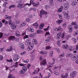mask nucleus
Segmentation results:
<instances>
[{
    "label": "nucleus",
    "mask_w": 78,
    "mask_h": 78,
    "mask_svg": "<svg viewBox=\"0 0 78 78\" xmlns=\"http://www.w3.org/2000/svg\"><path fill=\"white\" fill-rule=\"evenodd\" d=\"M25 72L22 69L21 70V71H20V74H24V73H25Z\"/></svg>",
    "instance_id": "nucleus-34"
},
{
    "label": "nucleus",
    "mask_w": 78,
    "mask_h": 78,
    "mask_svg": "<svg viewBox=\"0 0 78 78\" xmlns=\"http://www.w3.org/2000/svg\"><path fill=\"white\" fill-rule=\"evenodd\" d=\"M9 34H4V36H9Z\"/></svg>",
    "instance_id": "nucleus-64"
},
{
    "label": "nucleus",
    "mask_w": 78,
    "mask_h": 78,
    "mask_svg": "<svg viewBox=\"0 0 78 78\" xmlns=\"http://www.w3.org/2000/svg\"><path fill=\"white\" fill-rule=\"evenodd\" d=\"M50 28V26H48V27L47 28L44 29V30L45 31H48V30L49 29V28Z\"/></svg>",
    "instance_id": "nucleus-50"
},
{
    "label": "nucleus",
    "mask_w": 78,
    "mask_h": 78,
    "mask_svg": "<svg viewBox=\"0 0 78 78\" xmlns=\"http://www.w3.org/2000/svg\"><path fill=\"white\" fill-rule=\"evenodd\" d=\"M56 22L57 23H58V24H61L62 22V20H59L57 21H56Z\"/></svg>",
    "instance_id": "nucleus-18"
},
{
    "label": "nucleus",
    "mask_w": 78,
    "mask_h": 78,
    "mask_svg": "<svg viewBox=\"0 0 78 78\" xmlns=\"http://www.w3.org/2000/svg\"><path fill=\"white\" fill-rule=\"evenodd\" d=\"M31 40L30 39H27L25 41V45L28 46L30 43Z\"/></svg>",
    "instance_id": "nucleus-5"
},
{
    "label": "nucleus",
    "mask_w": 78,
    "mask_h": 78,
    "mask_svg": "<svg viewBox=\"0 0 78 78\" xmlns=\"http://www.w3.org/2000/svg\"><path fill=\"white\" fill-rule=\"evenodd\" d=\"M57 44H58V45L59 46L60 45H61V43L60 42V41H58L57 42Z\"/></svg>",
    "instance_id": "nucleus-61"
},
{
    "label": "nucleus",
    "mask_w": 78,
    "mask_h": 78,
    "mask_svg": "<svg viewBox=\"0 0 78 78\" xmlns=\"http://www.w3.org/2000/svg\"><path fill=\"white\" fill-rule=\"evenodd\" d=\"M42 32V31L41 30H37V34H40V33H41Z\"/></svg>",
    "instance_id": "nucleus-38"
},
{
    "label": "nucleus",
    "mask_w": 78,
    "mask_h": 78,
    "mask_svg": "<svg viewBox=\"0 0 78 78\" xmlns=\"http://www.w3.org/2000/svg\"><path fill=\"white\" fill-rule=\"evenodd\" d=\"M50 2V3L51 5L53 6L54 5V3L53 2L54 0H49Z\"/></svg>",
    "instance_id": "nucleus-36"
},
{
    "label": "nucleus",
    "mask_w": 78,
    "mask_h": 78,
    "mask_svg": "<svg viewBox=\"0 0 78 78\" xmlns=\"http://www.w3.org/2000/svg\"><path fill=\"white\" fill-rule=\"evenodd\" d=\"M39 70H40V69H39V68H37L36 70H35L34 71V74H36L37 73Z\"/></svg>",
    "instance_id": "nucleus-19"
},
{
    "label": "nucleus",
    "mask_w": 78,
    "mask_h": 78,
    "mask_svg": "<svg viewBox=\"0 0 78 78\" xmlns=\"http://www.w3.org/2000/svg\"><path fill=\"white\" fill-rule=\"evenodd\" d=\"M58 17L60 19H61L62 18V15L61 14H58Z\"/></svg>",
    "instance_id": "nucleus-47"
},
{
    "label": "nucleus",
    "mask_w": 78,
    "mask_h": 78,
    "mask_svg": "<svg viewBox=\"0 0 78 78\" xmlns=\"http://www.w3.org/2000/svg\"><path fill=\"white\" fill-rule=\"evenodd\" d=\"M72 56V54L70 53H68L66 55V57H71Z\"/></svg>",
    "instance_id": "nucleus-28"
},
{
    "label": "nucleus",
    "mask_w": 78,
    "mask_h": 78,
    "mask_svg": "<svg viewBox=\"0 0 78 78\" xmlns=\"http://www.w3.org/2000/svg\"><path fill=\"white\" fill-rule=\"evenodd\" d=\"M32 4L35 7H37V6H38V3L36 4L34 3V1H33V0H32Z\"/></svg>",
    "instance_id": "nucleus-27"
},
{
    "label": "nucleus",
    "mask_w": 78,
    "mask_h": 78,
    "mask_svg": "<svg viewBox=\"0 0 78 78\" xmlns=\"http://www.w3.org/2000/svg\"><path fill=\"white\" fill-rule=\"evenodd\" d=\"M6 61H7V62H12V59H11L10 60H9L7 59L6 60Z\"/></svg>",
    "instance_id": "nucleus-45"
},
{
    "label": "nucleus",
    "mask_w": 78,
    "mask_h": 78,
    "mask_svg": "<svg viewBox=\"0 0 78 78\" xmlns=\"http://www.w3.org/2000/svg\"><path fill=\"white\" fill-rule=\"evenodd\" d=\"M50 37H48V38L45 40V42L46 44L48 43L50 41Z\"/></svg>",
    "instance_id": "nucleus-29"
},
{
    "label": "nucleus",
    "mask_w": 78,
    "mask_h": 78,
    "mask_svg": "<svg viewBox=\"0 0 78 78\" xmlns=\"http://www.w3.org/2000/svg\"><path fill=\"white\" fill-rule=\"evenodd\" d=\"M49 8V5H46L45 6V9H47Z\"/></svg>",
    "instance_id": "nucleus-56"
},
{
    "label": "nucleus",
    "mask_w": 78,
    "mask_h": 78,
    "mask_svg": "<svg viewBox=\"0 0 78 78\" xmlns=\"http://www.w3.org/2000/svg\"><path fill=\"white\" fill-rule=\"evenodd\" d=\"M74 28H75V29H76V30L78 29V26L77 25H75V26L74 27Z\"/></svg>",
    "instance_id": "nucleus-58"
},
{
    "label": "nucleus",
    "mask_w": 78,
    "mask_h": 78,
    "mask_svg": "<svg viewBox=\"0 0 78 78\" xmlns=\"http://www.w3.org/2000/svg\"><path fill=\"white\" fill-rule=\"evenodd\" d=\"M12 50V46L10 47V48L9 49H7L6 50V51L8 52H10V51H11Z\"/></svg>",
    "instance_id": "nucleus-23"
},
{
    "label": "nucleus",
    "mask_w": 78,
    "mask_h": 78,
    "mask_svg": "<svg viewBox=\"0 0 78 78\" xmlns=\"http://www.w3.org/2000/svg\"><path fill=\"white\" fill-rule=\"evenodd\" d=\"M63 6H61V7L59 8L58 10V12H61L62 11V9H63Z\"/></svg>",
    "instance_id": "nucleus-16"
},
{
    "label": "nucleus",
    "mask_w": 78,
    "mask_h": 78,
    "mask_svg": "<svg viewBox=\"0 0 78 78\" xmlns=\"http://www.w3.org/2000/svg\"><path fill=\"white\" fill-rule=\"evenodd\" d=\"M76 24V22H73L71 23L72 25H75Z\"/></svg>",
    "instance_id": "nucleus-53"
},
{
    "label": "nucleus",
    "mask_w": 78,
    "mask_h": 78,
    "mask_svg": "<svg viewBox=\"0 0 78 78\" xmlns=\"http://www.w3.org/2000/svg\"><path fill=\"white\" fill-rule=\"evenodd\" d=\"M50 35V33L49 32H46L45 34V36H48V35Z\"/></svg>",
    "instance_id": "nucleus-55"
},
{
    "label": "nucleus",
    "mask_w": 78,
    "mask_h": 78,
    "mask_svg": "<svg viewBox=\"0 0 78 78\" xmlns=\"http://www.w3.org/2000/svg\"><path fill=\"white\" fill-rule=\"evenodd\" d=\"M11 26L12 27V30H13L14 29H16L17 27L16 25H15V24L14 23H13L12 24H11Z\"/></svg>",
    "instance_id": "nucleus-13"
},
{
    "label": "nucleus",
    "mask_w": 78,
    "mask_h": 78,
    "mask_svg": "<svg viewBox=\"0 0 78 78\" xmlns=\"http://www.w3.org/2000/svg\"><path fill=\"white\" fill-rule=\"evenodd\" d=\"M5 18L7 20H10L12 18V17L9 16L7 15H6L5 16Z\"/></svg>",
    "instance_id": "nucleus-15"
},
{
    "label": "nucleus",
    "mask_w": 78,
    "mask_h": 78,
    "mask_svg": "<svg viewBox=\"0 0 78 78\" xmlns=\"http://www.w3.org/2000/svg\"><path fill=\"white\" fill-rule=\"evenodd\" d=\"M30 3L29 4L28 3H26L24 5L27 6V5H28L29 6H30V5H31V0L30 1Z\"/></svg>",
    "instance_id": "nucleus-37"
},
{
    "label": "nucleus",
    "mask_w": 78,
    "mask_h": 78,
    "mask_svg": "<svg viewBox=\"0 0 78 78\" xmlns=\"http://www.w3.org/2000/svg\"><path fill=\"white\" fill-rule=\"evenodd\" d=\"M64 56V54H62L61 55H60L59 56V58H62V57H63Z\"/></svg>",
    "instance_id": "nucleus-52"
},
{
    "label": "nucleus",
    "mask_w": 78,
    "mask_h": 78,
    "mask_svg": "<svg viewBox=\"0 0 78 78\" xmlns=\"http://www.w3.org/2000/svg\"><path fill=\"white\" fill-rule=\"evenodd\" d=\"M40 53H41V54H42L43 55H46V54H47V51H40Z\"/></svg>",
    "instance_id": "nucleus-30"
},
{
    "label": "nucleus",
    "mask_w": 78,
    "mask_h": 78,
    "mask_svg": "<svg viewBox=\"0 0 78 78\" xmlns=\"http://www.w3.org/2000/svg\"><path fill=\"white\" fill-rule=\"evenodd\" d=\"M32 42L34 44H37L38 43V42H37V40H36V39L35 38L33 39L32 40Z\"/></svg>",
    "instance_id": "nucleus-11"
},
{
    "label": "nucleus",
    "mask_w": 78,
    "mask_h": 78,
    "mask_svg": "<svg viewBox=\"0 0 78 78\" xmlns=\"http://www.w3.org/2000/svg\"><path fill=\"white\" fill-rule=\"evenodd\" d=\"M33 26L37 28V27H38V24H37V23L36 22L35 23H34Z\"/></svg>",
    "instance_id": "nucleus-32"
},
{
    "label": "nucleus",
    "mask_w": 78,
    "mask_h": 78,
    "mask_svg": "<svg viewBox=\"0 0 78 78\" xmlns=\"http://www.w3.org/2000/svg\"><path fill=\"white\" fill-rule=\"evenodd\" d=\"M50 48H51L50 46H48L46 47V50H48V49H50Z\"/></svg>",
    "instance_id": "nucleus-43"
},
{
    "label": "nucleus",
    "mask_w": 78,
    "mask_h": 78,
    "mask_svg": "<svg viewBox=\"0 0 78 78\" xmlns=\"http://www.w3.org/2000/svg\"><path fill=\"white\" fill-rule=\"evenodd\" d=\"M28 38V36L27 35H26L23 37L24 39H27V38Z\"/></svg>",
    "instance_id": "nucleus-51"
},
{
    "label": "nucleus",
    "mask_w": 78,
    "mask_h": 78,
    "mask_svg": "<svg viewBox=\"0 0 78 78\" xmlns=\"http://www.w3.org/2000/svg\"><path fill=\"white\" fill-rule=\"evenodd\" d=\"M77 5V2L76 1H74L73 2H72V6H75L76 5Z\"/></svg>",
    "instance_id": "nucleus-25"
},
{
    "label": "nucleus",
    "mask_w": 78,
    "mask_h": 78,
    "mask_svg": "<svg viewBox=\"0 0 78 78\" xmlns=\"http://www.w3.org/2000/svg\"><path fill=\"white\" fill-rule=\"evenodd\" d=\"M17 7L18 8H23V4H19L17 5Z\"/></svg>",
    "instance_id": "nucleus-20"
},
{
    "label": "nucleus",
    "mask_w": 78,
    "mask_h": 78,
    "mask_svg": "<svg viewBox=\"0 0 78 78\" xmlns=\"http://www.w3.org/2000/svg\"><path fill=\"white\" fill-rule=\"evenodd\" d=\"M23 62H24V63H26V64H28V62H29V59H27V60H24Z\"/></svg>",
    "instance_id": "nucleus-40"
},
{
    "label": "nucleus",
    "mask_w": 78,
    "mask_h": 78,
    "mask_svg": "<svg viewBox=\"0 0 78 78\" xmlns=\"http://www.w3.org/2000/svg\"><path fill=\"white\" fill-rule=\"evenodd\" d=\"M47 65V61L46 59H44L41 62V66H45Z\"/></svg>",
    "instance_id": "nucleus-4"
},
{
    "label": "nucleus",
    "mask_w": 78,
    "mask_h": 78,
    "mask_svg": "<svg viewBox=\"0 0 78 78\" xmlns=\"http://www.w3.org/2000/svg\"><path fill=\"white\" fill-rule=\"evenodd\" d=\"M43 14H44V15H47V12H45L44 10H41L40 11V13L39 15V16H41V18L42 17V15H43Z\"/></svg>",
    "instance_id": "nucleus-2"
},
{
    "label": "nucleus",
    "mask_w": 78,
    "mask_h": 78,
    "mask_svg": "<svg viewBox=\"0 0 78 78\" xmlns=\"http://www.w3.org/2000/svg\"><path fill=\"white\" fill-rule=\"evenodd\" d=\"M8 78H16V77L10 74L8 77Z\"/></svg>",
    "instance_id": "nucleus-31"
},
{
    "label": "nucleus",
    "mask_w": 78,
    "mask_h": 78,
    "mask_svg": "<svg viewBox=\"0 0 78 78\" xmlns=\"http://www.w3.org/2000/svg\"><path fill=\"white\" fill-rule=\"evenodd\" d=\"M19 58H20V57L19 55L17 54L14 55L13 57V61L14 62H16L17 61L19 60Z\"/></svg>",
    "instance_id": "nucleus-1"
},
{
    "label": "nucleus",
    "mask_w": 78,
    "mask_h": 78,
    "mask_svg": "<svg viewBox=\"0 0 78 78\" xmlns=\"http://www.w3.org/2000/svg\"><path fill=\"white\" fill-rule=\"evenodd\" d=\"M78 34V31L77 30L75 31V32L74 33V36H76V35H77Z\"/></svg>",
    "instance_id": "nucleus-42"
},
{
    "label": "nucleus",
    "mask_w": 78,
    "mask_h": 78,
    "mask_svg": "<svg viewBox=\"0 0 78 78\" xmlns=\"http://www.w3.org/2000/svg\"><path fill=\"white\" fill-rule=\"evenodd\" d=\"M61 76V78H67V76H68V74L66 73L65 75H64V74H62Z\"/></svg>",
    "instance_id": "nucleus-9"
},
{
    "label": "nucleus",
    "mask_w": 78,
    "mask_h": 78,
    "mask_svg": "<svg viewBox=\"0 0 78 78\" xmlns=\"http://www.w3.org/2000/svg\"><path fill=\"white\" fill-rule=\"evenodd\" d=\"M20 39V38H15V41L16 42H19V41Z\"/></svg>",
    "instance_id": "nucleus-46"
},
{
    "label": "nucleus",
    "mask_w": 78,
    "mask_h": 78,
    "mask_svg": "<svg viewBox=\"0 0 78 78\" xmlns=\"http://www.w3.org/2000/svg\"><path fill=\"white\" fill-rule=\"evenodd\" d=\"M48 63L49 66L50 67H52V66H53L54 64H55V62H53L52 63H51L50 62H49Z\"/></svg>",
    "instance_id": "nucleus-24"
},
{
    "label": "nucleus",
    "mask_w": 78,
    "mask_h": 78,
    "mask_svg": "<svg viewBox=\"0 0 78 78\" xmlns=\"http://www.w3.org/2000/svg\"><path fill=\"white\" fill-rule=\"evenodd\" d=\"M65 34L64 33H63V34H62V36H61V37L62 39H64Z\"/></svg>",
    "instance_id": "nucleus-48"
},
{
    "label": "nucleus",
    "mask_w": 78,
    "mask_h": 78,
    "mask_svg": "<svg viewBox=\"0 0 78 78\" xmlns=\"http://www.w3.org/2000/svg\"><path fill=\"white\" fill-rule=\"evenodd\" d=\"M16 38V37L14 36H11L9 38V41H12L14 40Z\"/></svg>",
    "instance_id": "nucleus-12"
},
{
    "label": "nucleus",
    "mask_w": 78,
    "mask_h": 78,
    "mask_svg": "<svg viewBox=\"0 0 78 78\" xmlns=\"http://www.w3.org/2000/svg\"><path fill=\"white\" fill-rule=\"evenodd\" d=\"M25 25H26V23L23 22L20 25V27L21 28V27H24Z\"/></svg>",
    "instance_id": "nucleus-17"
},
{
    "label": "nucleus",
    "mask_w": 78,
    "mask_h": 78,
    "mask_svg": "<svg viewBox=\"0 0 78 78\" xmlns=\"http://www.w3.org/2000/svg\"><path fill=\"white\" fill-rule=\"evenodd\" d=\"M28 31H30L31 33L34 32V30L32 27H29L27 29Z\"/></svg>",
    "instance_id": "nucleus-8"
},
{
    "label": "nucleus",
    "mask_w": 78,
    "mask_h": 78,
    "mask_svg": "<svg viewBox=\"0 0 78 78\" xmlns=\"http://www.w3.org/2000/svg\"><path fill=\"white\" fill-rule=\"evenodd\" d=\"M29 45V46L27 48L28 51L31 50L33 48V47H34V45L33 44L30 43Z\"/></svg>",
    "instance_id": "nucleus-3"
},
{
    "label": "nucleus",
    "mask_w": 78,
    "mask_h": 78,
    "mask_svg": "<svg viewBox=\"0 0 78 78\" xmlns=\"http://www.w3.org/2000/svg\"><path fill=\"white\" fill-rule=\"evenodd\" d=\"M15 36H17V37H20V36H21V35L19 34L16 33L15 34Z\"/></svg>",
    "instance_id": "nucleus-41"
},
{
    "label": "nucleus",
    "mask_w": 78,
    "mask_h": 78,
    "mask_svg": "<svg viewBox=\"0 0 78 78\" xmlns=\"http://www.w3.org/2000/svg\"><path fill=\"white\" fill-rule=\"evenodd\" d=\"M65 9H69V5L68 4L65 3L64 5Z\"/></svg>",
    "instance_id": "nucleus-10"
},
{
    "label": "nucleus",
    "mask_w": 78,
    "mask_h": 78,
    "mask_svg": "<svg viewBox=\"0 0 78 78\" xmlns=\"http://www.w3.org/2000/svg\"><path fill=\"white\" fill-rule=\"evenodd\" d=\"M65 37H66V40H69V37H70V35H66V36Z\"/></svg>",
    "instance_id": "nucleus-39"
},
{
    "label": "nucleus",
    "mask_w": 78,
    "mask_h": 78,
    "mask_svg": "<svg viewBox=\"0 0 78 78\" xmlns=\"http://www.w3.org/2000/svg\"><path fill=\"white\" fill-rule=\"evenodd\" d=\"M11 22L12 21L11 19L9 21V25H11L12 24V22Z\"/></svg>",
    "instance_id": "nucleus-49"
},
{
    "label": "nucleus",
    "mask_w": 78,
    "mask_h": 78,
    "mask_svg": "<svg viewBox=\"0 0 78 78\" xmlns=\"http://www.w3.org/2000/svg\"><path fill=\"white\" fill-rule=\"evenodd\" d=\"M62 47L64 49H67L69 47V46L67 44H65L63 45Z\"/></svg>",
    "instance_id": "nucleus-21"
},
{
    "label": "nucleus",
    "mask_w": 78,
    "mask_h": 78,
    "mask_svg": "<svg viewBox=\"0 0 78 78\" xmlns=\"http://www.w3.org/2000/svg\"><path fill=\"white\" fill-rule=\"evenodd\" d=\"M68 28L69 30V33H71V32H72V31H73V28H72V25H69L68 27Z\"/></svg>",
    "instance_id": "nucleus-6"
},
{
    "label": "nucleus",
    "mask_w": 78,
    "mask_h": 78,
    "mask_svg": "<svg viewBox=\"0 0 78 78\" xmlns=\"http://www.w3.org/2000/svg\"><path fill=\"white\" fill-rule=\"evenodd\" d=\"M18 62H16L15 63V65L13 67H17V65H18Z\"/></svg>",
    "instance_id": "nucleus-57"
},
{
    "label": "nucleus",
    "mask_w": 78,
    "mask_h": 78,
    "mask_svg": "<svg viewBox=\"0 0 78 78\" xmlns=\"http://www.w3.org/2000/svg\"><path fill=\"white\" fill-rule=\"evenodd\" d=\"M26 64H23V63H22V64H19V66H25Z\"/></svg>",
    "instance_id": "nucleus-60"
},
{
    "label": "nucleus",
    "mask_w": 78,
    "mask_h": 78,
    "mask_svg": "<svg viewBox=\"0 0 78 78\" xmlns=\"http://www.w3.org/2000/svg\"><path fill=\"white\" fill-rule=\"evenodd\" d=\"M45 25L44 23L41 24L39 26L40 29H42L44 28Z\"/></svg>",
    "instance_id": "nucleus-22"
},
{
    "label": "nucleus",
    "mask_w": 78,
    "mask_h": 78,
    "mask_svg": "<svg viewBox=\"0 0 78 78\" xmlns=\"http://www.w3.org/2000/svg\"><path fill=\"white\" fill-rule=\"evenodd\" d=\"M75 49V47L71 46L69 48V50L70 51H73V50H74V49Z\"/></svg>",
    "instance_id": "nucleus-33"
},
{
    "label": "nucleus",
    "mask_w": 78,
    "mask_h": 78,
    "mask_svg": "<svg viewBox=\"0 0 78 78\" xmlns=\"http://www.w3.org/2000/svg\"><path fill=\"white\" fill-rule=\"evenodd\" d=\"M27 69L28 68L27 66H24L23 67V70H24V71L25 72H26V71L27 70Z\"/></svg>",
    "instance_id": "nucleus-26"
},
{
    "label": "nucleus",
    "mask_w": 78,
    "mask_h": 78,
    "mask_svg": "<svg viewBox=\"0 0 78 78\" xmlns=\"http://www.w3.org/2000/svg\"><path fill=\"white\" fill-rule=\"evenodd\" d=\"M19 46L20 47L21 49H24V44H23V43H20Z\"/></svg>",
    "instance_id": "nucleus-14"
},
{
    "label": "nucleus",
    "mask_w": 78,
    "mask_h": 78,
    "mask_svg": "<svg viewBox=\"0 0 78 78\" xmlns=\"http://www.w3.org/2000/svg\"><path fill=\"white\" fill-rule=\"evenodd\" d=\"M30 20H31L30 18L27 19L26 20V22H30Z\"/></svg>",
    "instance_id": "nucleus-62"
},
{
    "label": "nucleus",
    "mask_w": 78,
    "mask_h": 78,
    "mask_svg": "<svg viewBox=\"0 0 78 78\" xmlns=\"http://www.w3.org/2000/svg\"><path fill=\"white\" fill-rule=\"evenodd\" d=\"M61 35V32H60V33H58V34L57 35V36H59L60 37Z\"/></svg>",
    "instance_id": "nucleus-63"
},
{
    "label": "nucleus",
    "mask_w": 78,
    "mask_h": 78,
    "mask_svg": "<svg viewBox=\"0 0 78 78\" xmlns=\"http://www.w3.org/2000/svg\"><path fill=\"white\" fill-rule=\"evenodd\" d=\"M3 34L2 32H0V38L3 37Z\"/></svg>",
    "instance_id": "nucleus-59"
},
{
    "label": "nucleus",
    "mask_w": 78,
    "mask_h": 78,
    "mask_svg": "<svg viewBox=\"0 0 78 78\" xmlns=\"http://www.w3.org/2000/svg\"><path fill=\"white\" fill-rule=\"evenodd\" d=\"M28 8V7L26 6V5H24V9L25 11H26L27 9Z\"/></svg>",
    "instance_id": "nucleus-54"
},
{
    "label": "nucleus",
    "mask_w": 78,
    "mask_h": 78,
    "mask_svg": "<svg viewBox=\"0 0 78 78\" xmlns=\"http://www.w3.org/2000/svg\"><path fill=\"white\" fill-rule=\"evenodd\" d=\"M53 51H51L50 53V57L51 58V57H53Z\"/></svg>",
    "instance_id": "nucleus-44"
},
{
    "label": "nucleus",
    "mask_w": 78,
    "mask_h": 78,
    "mask_svg": "<svg viewBox=\"0 0 78 78\" xmlns=\"http://www.w3.org/2000/svg\"><path fill=\"white\" fill-rule=\"evenodd\" d=\"M78 55H73L72 56V59L73 61H75V60L78 58Z\"/></svg>",
    "instance_id": "nucleus-7"
},
{
    "label": "nucleus",
    "mask_w": 78,
    "mask_h": 78,
    "mask_svg": "<svg viewBox=\"0 0 78 78\" xmlns=\"http://www.w3.org/2000/svg\"><path fill=\"white\" fill-rule=\"evenodd\" d=\"M72 41H73L74 42V44H76V40L75 39V38H72L71 39Z\"/></svg>",
    "instance_id": "nucleus-35"
}]
</instances>
